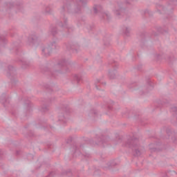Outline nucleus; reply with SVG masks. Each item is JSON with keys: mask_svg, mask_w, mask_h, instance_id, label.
<instances>
[{"mask_svg": "<svg viewBox=\"0 0 177 177\" xmlns=\"http://www.w3.org/2000/svg\"><path fill=\"white\" fill-rule=\"evenodd\" d=\"M76 80H77V81H80V80L78 79V77H76Z\"/></svg>", "mask_w": 177, "mask_h": 177, "instance_id": "obj_5", "label": "nucleus"}, {"mask_svg": "<svg viewBox=\"0 0 177 177\" xmlns=\"http://www.w3.org/2000/svg\"><path fill=\"white\" fill-rule=\"evenodd\" d=\"M127 31H129V28H126Z\"/></svg>", "mask_w": 177, "mask_h": 177, "instance_id": "obj_4", "label": "nucleus"}, {"mask_svg": "<svg viewBox=\"0 0 177 177\" xmlns=\"http://www.w3.org/2000/svg\"><path fill=\"white\" fill-rule=\"evenodd\" d=\"M132 149L136 153V156H139L140 154V151L138 149H136V147L133 146Z\"/></svg>", "mask_w": 177, "mask_h": 177, "instance_id": "obj_1", "label": "nucleus"}, {"mask_svg": "<svg viewBox=\"0 0 177 177\" xmlns=\"http://www.w3.org/2000/svg\"><path fill=\"white\" fill-rule=\"evenodd\" d=\"M95 12H97V8H94Z\"/></svg>", "mask_w": 177, "mask_h": 177, "instance_id": "obj_2", "label": "nucleus"}, {"mask_svg": "<svg viewBox=\"0 0 177 177\" xmlns=\"http://www.w3.org/2000/svg\"><path fill=\"white\" fill-rule=\"evenodd\" d=\"M115 14H116V15H120V13L118 12V11H116V12H115Z\"/></svg>", "mask_w": 177, "mask_h": 177, "instance_id": "obj_3", "label": "nucleus"}]
</instances>
